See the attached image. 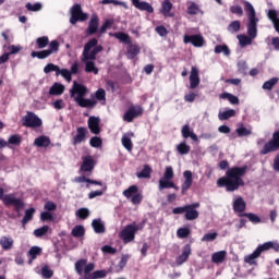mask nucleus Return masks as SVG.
Wrapping results in <instances>:
<instances>
[{
    "instance_id": "obj_1",
    "label": "nucleus",
    "mask_w": 279,
    "mask_h": 279,
    "mask_svg": "<svg viewBox=\"0 0 279 279\" xmlns=\"http://www.w3.org/2000/svg\"><path fill=\"white\" fill-rule=\"evenodd\" d=\"M244 10L248 16V23L246 25L247 35H238L240 47H247L252 45V41L258 36V17H256V10L248 1L244 2Z\"/></svg>"
},
{
    "instance_id": "obj_2",
    "label": "nucleus",
    "mask_w": 279,
    "mask_h": 279,
    "mask_svg": "<svg viewBox=\"0 0 279 279\" xmlns=\"http://www.w3.org/2000/svg\"><path fill=\"white\" fill-rule=\"evenodd\" d=\"M245 171H247L246 167H235L229 169L227 171V177L218 179V186H220L221 189L226 186L227 191L229 192L239 191V186H243L245 184L243 182Z\"/></svg>"
},
{
    "instance_id": "obj_3",
    "label": "nucleus",
    "mask_w": 279,
    "mask_h": 279,
    "mask_svg": "<svg viewBox=\"0 0 279 279\" xmlns=\"http://www.w3.org/2000/svg\"><path fill=\"white\" fill-rule=\"evenodd\" d=\"M86 95H88V87L77 81H73L70 97H73L75 104L81 108H95L97 101L84 98Z\"/></svg>"
},
{
    "instance_id": "obj_4",
    "label": "nucleus",
    "mask_w": 279,
    "mask_h": 279,
    "mask_svg": "<svg viewBox=\"0 0 279 279\" xmlns=\"http://www.w3.org/2000/svg\"><path fill=\"white\" fill-rule=\"evenodd\" d=\"M143 228H145V220L141 223L132 222L122 229L119 236L124 243H132L136 239L138 230H143Z\"/></svg>"
},
{
    "instance_id": "obj_5",
    "label": "nucleus",
    "mask_w": 279,
    "mask_h": 279,
    "mask_svg": "<svg viewBox=\"0 0 279 279\" xmlns=\"http://www.w3.org/2000/svg\"><path fill=\"white\" fill-rule=\"evenodd\" d=\"M104 51V47L99 46V41L97 38L90 39L87 44H85L82 58H85V53L89 59L97 60V54Z\"/></svg>"
},
{
    "instance_id": "obj_6",
    "label": "nucleus",
    "mask_w": 279,
    "mask_h": 279,
    "mask_svg": "<svg viewBox=\"0 0 279 279\" xmlns=\"http://www.w3.org/2000/svg\"><path fill=\"white\" fill-rule=\"evenodd\" d=\"M173 175V167H166L163 177L159 180V191H165V189H178L175 183L172 182Z\"/></svg>"
},
{
    "instance_id": "obj_7",
    "label": "nucleus",
    "mask_w": 279,
    "mask_h": 279,
    "mask_svg": "<svg viewBox=\"0 0 279 279\" xmlns=\"http://www.w3.org/2000/svg\"><path fill=\"white\" fill-rule=\"evenodd\" d=\"M2 204L4 206H13L16 210V213H20V210H23L25 208V203H23V199L16 197V194H5L2 198Z\"/></svg>"
},
{
    "instance_id": "obj_8",
    "label": "nucleus",
    "mask_w": 279,
    "mask_h": 279,
    "mask_svg": "<svg viewBox=\"0 0 279 279\" xmlns=\"http://www.w3.org/2000/svg\"><path fill=\"white\" fill-rule=\"evenodd\" d=\"M22 125H24V128H40V125H43V120L36 116V113L27 111L22 118Z\"/></svg>"
},
{
    "instance_id": "obj_9",
    "label": "nucleus",
    "mask_w": 279,
    "mask_h": 279,
    "mask_svg": "<svg viewBox=\"0 0 279 279\" xmlns=\"http://www.w3.org/2000/svg\"><path fill=\"white\" fill-rule=\"evenodd\" d=\"M88 19V14L82 12V5L80 4H74L71 9V17H70V23L72 25H75L77 21H86Z\"/></svg>"
},
{
    "instance_id": "obj_10",
    "label": "nucleus",
    "mask_w": 279,
    "mask_h": 279,
    "mask_svg": "<svg viewBox=\"0 0 279 279\" xmlns=\"http://www.w3.org/2000/svg\"><path fill=\"white\" fill-rule=\"evenodd\" d=\"M184 45H192L196 48H202L204 45H206V39H204V36L202 34L196 35H184L183 37Z\"/></svg>"
},
{
    "instance_id": "obj_11",
    "label": "nucleus",
    "mask_w": 279,
    "mask_h": 279,
    "mask_svg": "<svg viewBox=\"0 0 279 279\" xmlns=\"http://www.w3.org/2000/svg\"><path fill=\"white\" fill-rule=\"evenodd\" d=\"M143 114V107L141 106H131L123 116V121L126 123H132L134 119Z\"/></svg>"
},
{
    "instance_id": "obj_12",
    "label": "nucleus",
    "mask_w": 279,
    "mask_h": 279,
    "mask_svg": "<svg viewBox=\"0 0 279 279\" xmlns=\"http://www.w3.org/2000/svg\"><path fill=\"white\" fill-rule=\"evenodd\" d=\"M81 60L85 64V73H94V75H98L99 69L95 64V59H89L88 54L85 52V57H82Z\"/></svg>"
},
{
    "instance_id": "obj_13",
    "label": "nucleus",
    "mask_w": 279,
    "mask_h": 279,
    "mask_svg": "<svg viewBox=\"0 0 279 279\" xmlns=\"http://www.w3.org/2000/svg\"><path fill=\"white\" fill-rule=\"evenodd\" d=\"M245 208H247V204L241 196H235L233 198V210L238 214L239 217H243L245 215Z\"/></svg>"
},
{
    "instance_id": "obj_14",
    "label": "nucleus",
    "mask_w": 279,
    "mask_h": 279,
    "mask_svg": "<svg viewBox=\"0 0 279 279\" xmlns=\"http://www.w3.org/2000/svg\"><path fill=\"white\" fill-rule=\"evenodd\" d=\"M93 169H95V159L93 156L87 155L83 157V163L81 165V173H93Z\"/></svg>"
},
{
    "instance_id": "obj_15",
    "label": "nucleus",
    "mask_w": 279,
    "mask_h": 279,
    "mask_svg": "<svg viewBox=\"0 0 279 279\" xmlns=\"http://www.w3.org/2000/svg\"><path fill=\"white\" fill-rule=\"evenodd\" d=\"M191 186H193V172L191 170H185L183 172V183L181 185L182 195H184Z\"/></svg>"
},
{
    "instance_id": "obj_16",
    "label": "nucleus",
    "mask_w": 279,
    "mask_h": 279,
    "mask_svg": "<svg viewBox=\"0 0 279 279\" xmlns=\"http://www.w3.org/2000/svg\"><path fill=\"white\" fill-rule=\"evenodd\" d=\"M44 73L46 75H49V73H56L57 77H60V75H61V77H65L68 72L63 69H60L58 65H56L53 63H48L44 68Z\"/></svg>"
},
{
    "instance_id": "obj_17",
    "label": "nucleus",
    "mask_w": 279,
    "mask_h": 279,
    "mask_svg": "<svg viewBox=\"0 0 279 279\" xmlns=\"http://www.w3.org/2000/svg\"><path fill=\"white\" fill-rule=\"evenodd\" d=\"M132 5L140 10L141 12H148V14H154V7L149 4L147 1L141 0H131Z\"/></svg>"
},
{
    "instance_id": "obj_18",
    "label": "nucleus",
    "mask_w": 279,
    "mask_h": 279,
    "mask_svg": "<svg viewBox=\"0 0 279 279\" xmlns=\"http://www.w3.org/2000/svg\"><path fill=\"white\" fill-rule=\"evenodd\" d=\"M191 254H192L191 245L186 244L183 247L182 253L175 259L178 267H180L181 265H184V263H186V260H189V256H191Z\"/></svg>"
},
{
    "instance_id": "obj_19",
    "label": "nucleus",
    "mask_w": 279,
    "mask_h": 279,
    "mask_svg": "<svg viewBox=\"0 0 279 279\" xmlns=\"http://www.w3.org/2000/svg\"><path fill=\"white\" fill-rule=\"evenodd\" d=\"M63 71H66V74L63 76V80L70 84L73 80V75H77L80 73V63L75 61L72 63L71 69H63Z\"/></svg>"
},
{
    "instance_id": "obj_20",
    "label": "nucleus",
    "mask_w": 279,
    "mask_h": 279,
    "mask_svg": "<svg viewBox=\"0 0 279 279\" xmlns=\"http://www.w3.org/2000/svg\"><path fill=\"white\" fill-rule=\"evenodd\" d=\"M132 138H134V132L124 133L122 135V147L126 149V151H132L134 149V144L132 143Z\"/></svg>"
},
{
    "instance_id": "obj_21",
    "label": "nucleus",
    "mask_w": 279,
    "mask_h": 279,
    "mask_svg": "<svg viewBox=\"0 0 279 279\" xmlns=\"http://www.w3.org/2000/svg\"><path fill=\"white\" fill-rule=\"evenodd\" d=\"M199 86V70L196 66H192L190 73V88H197Z\"/></svg>"
},
{
    "instance_id": "obj_22",
    "label": "nucleus",
    "mask_w": 279,
    "mask_h": 279,
    "mask_svg": "<svg viewBox=\"0 0 279 279\" xmlns=\"http://www.w3.org/2000/svg\"><path fill=\"white\" fill-rule=\"evenodd\" d=\"M98 29H99V17L97 15H93L88 23L86 34H88L89 36H93V34H97Z\"/></svg>"
},
{
    "instance_id": "obj_23",
    "label": "nucleus",
    "mask_w": 279,
    "mask_h": 279,
    "mask_svg": "<svg viewBox=\"0 0 279 279\" xmlns=\"http://www.w3.org/2000/svg\"><path fill=\"white\" fill-rule=\"evenodd\" d=\"M86 141V128L80 126L76 130V135L72 138L73 145H82Z\"/></svg>"
},
{
    "instance_id": "obj_24",
    "label": "nucleus",
    "mask_w": 279,
    "mask_h": 279,
    "mask_svg": "<svg viewBox=\"0 0 279 279\" xmlns=\"http://www.w3.org/2000/svg\"><path fill=\"white\" fill-rule=\"evenodd\" d=\"M87 123L92 134H99L101 132V129L99 128V123H101V120L99 118L89 117Z\"/></svg>"
},
{
    "instance_id": "obj_25",
    "label": "nucleus",
    "mask_w": 279,
    "mask_h": 279,
    "mask_svg": "<svg viewBox=\"0 0 279 279\" xmlns=\"http://www.w3.org/2000/svg\"><path fill=\"white\" fill-rule=\"evenodd\" d=\"M278 144L274 140H270L268 143L264 145V147L260 150V154L262 156H267V154H271V151H278Z\"/></svg>"
},
{
    "instance_id": "obj_26",
    "label": "nucleus",
    "mask_w": 279,
    "mask_h": 279,
    "mask_svg": "<svg viewBox=\"0 0 279 279\" xmlns=\"http://www.w3.org/2000/svg\"><path fill=\"white\" fill-rule=\"evenodd\" d=\"M138 53H141V47L136 44H129L126 48V58L129 60H134V58L138 56Z\"/></svg>"
},
{
    "instance_id": "obj_27",
    "label": "nucleus",
    "mask_w": 279,
    "mask_h": 279,
    "mask_svg": "<svg viewBox=\"0 0 279 279\" xmlns=\"http://www.w3.org/2000/svg\"><path fill=\"white\" fill-rule=\"evenodd\" d=\"M0 246L4 252H9V250H12L14 247V239L3 235L0 238Z\"/></svg>"
},
{
    "instance_id": "obj_28",
    "label": "nucleus",
    "mask_w": 279,
    "mask_h": 279,
    "mask_svg": "<svg viewBox=\"0 0 279 279\" xmlns=\"http://www.w3.org/2000/svg\"><path fill=\"white\" fill-rule=\"evenodd\" d=\"M92 228L96 234H104L106 232V225L101 221V218L94 219L92 221Z\"/></svg>"
},
{
    "instance_id": "obj_29",
    "label": "nucleus",
    "mask_w": 279,
    "mask_h": 279,
    "mask_svg": "<svg viewBox=\"0 0 279 279\" xmlns=\"http://www.w3.org/2000/svg\"><path fill=\"white\" fill-rule=\"evenodd\" d=\"M35 147H49L51 145V138L47 135H41L35 138L34 141Z\"/></svg>"
},
{
    "instance_id": "obj_30",
    "label": "nucleus",
    "mask_w": 279,
    "mask_h": 279,
    "mask_svg": "<svg viewBox=\"0 0 279 279\" xmlns=\"http://www.w3.org/2000/svg\"><path fill=\"white\" fill-rule=\"evenodd\" d=\"M181 134L183 136V138H192V141L197 142V134H195V132H193V130H191V126L189 124H185L182 130H181Z\"/></svg>"
},
{
    "instance_id": "obj_31",
    "label": "nucleus",
    "mask_w": 279,
    "mask_h": 279,
    "mask_svg": "<svg viewBox=\"0 0 279 279\" xmlns=\"http://www.w3.org/2000/svg\"><path fill=\"white\" fill-rule=\"evenodd\" d=\"M199 217V211L197 209H194L193 207H189V205H185V219L186 221H195Z\"/></svg>"
},
{
    "instance_id": "obj_32",
    "label": "nucleus",
    "mask_w": 279,
    "mask_h": 279,
    "mask_svg": "<svg viewBox=\"0 0 279 279\" xmlns=\"http://www.w3.org/2000/svg\"><path fill=\"white\" fill-rule=\"evenodd\" d=\"M171 10H173V3H171V1L169 0H165L161 3V14H163V16H173V14L171 13Z\"/></svg>"
},
{
    "instance_id": "obj_33",
    "label": "nucleus",
    "mask_w": 279,
    "mask_h": 279,
    "mask_svg": "<svg viewBox=\"0 0 279 279\" xmlns=\"http://www.w3.org/2000/svg\"><path fill=\"white\" fill-rule=\"evenodd\" d=\"M232 117H236V111L234 109L219 111L218 113L219 121H228V119H232Z\"/></svg>"
},
{
    "instance_id": "obj_34",
    "label": "nucleus",
    "mask_w": 279,
    "mask_h": 279,
    "mask_svg": "<svg viewBox=\"0 0 279 279\" xmlns=\"http://www.w3.org/2000/svg\"><path fill=\"white\" fill-rule=\"evenodd\" d=\"M268 19L274 24V27L276 32H279V19H278V12L276 10H269L267 13Z\"/></svg>"
},
{
    "instance_id": "obj_35",
    "label": "nucleus",
    "mask_w": 279,
    "mask_h": 279,
    "mask_svg": "<svg viewBox=\"0 0 279 279\" xmlns=\"http://www.w3.org/2000/svg\"><path fill=\"white\" fill-rule=\"evenodd\" d=\"M109 36H113V38H117L120 43H124L125 45H130L132 43L130 35L125 33H111Z\"/></svg>"
},
{
    "instance_id": "obj_36",
    "label": "nucleus",
    "mask_w": 279,
    "mask_h": 279,
    "mask_svg": "<svg viewBox=\"0 0 279 279\" xmlns=\"http://www.w3.org/2000/svg\"><path fill=\"white\" fill-rule=\"evenodd\" d=\"M64 93V85L61 83H53V85L49 89V95H62Z\"/></svg>"
},
{
    "instance_id": "obj_37",
    "label": "nucleus",
    "mask_w": 279,
    "mask_h": 279,
    "mask_svg": "<svg viewBox=\"0 0 279 279\" xmlns=\"http://www.w3.org/2000/svg\"><path fill=\"white\" fill-rule=\"evenodd\" d=\"M228 252L226 251H219L216 252L211 255V260L216 264L221 263L222 260H226V256H227Z\"/></svg>"
},
{
    "instance_id": "obj_38",
    "label": "nucleus",
    "mask_w": 279,
    "mask_h": 279,
    "mask_svg": "<svg viewBox=\"0 0 279 279\" xmlns=\"http://www.w3.org/2000/svg\"><path fill=\"white\" fill-rule=\"evenodd\" d=\"M137 178H140V180L151 178V167L145 165L143 170L137 172Z\"/></svg>"
},
{
    "instance_id": "obj_39",
    "label": "nucleus",
    "mask_w": 279,
    "mask_h": 279,
    "mask_svg": "<svg viewBox=\"0 0 279 279\" xmlns=\"http://www.w3.org/2000/svg\"><path fill=\"white\" fill-rule=\"evenodd\" d=\"M32 58H38V60H45L51 56V51L41 50V51H33L31 53Z\"/></svg>"
},
{
    "instance_id": "obj_40",
    "label": "nucleus",
    "mask_w": 279,
    "mask_h": 279,
    "mask_svg": "<svg viewBox=\"0 0 279 279\" xmlns=\"http://www.w3.org/2000/svg\"><path fill=\"white\" fill-rule=\"evenodd\" d=\"M137 193H138V186L136 185H131L130 187L123 191V195L128 199H130V197L131 198L134 197V195H136Z\"/></svg>"
},
{
    "instance_id": "obj_41",
    "label": "nucleus",
    "mask_w": 279,
    "mask_h": 279,
    "mask_svg": "<svg viewBox=\"0 0 279 279\" xmlns=\"http://www.w3.org/2000/svg\"><path fill=\"white\" fill-rule=\"evenodd\" d=\"M35 213H36V209L34 208L26 209L24 218L22 219V225L26 226L28 221H32V219H34Z\"/></svg>"
},
{
    "instance_id": "obj_42",
    "label": "nucleus",
    "mask_w": 279,
    "mask_h": 279,
    "mask_svg": "<svg viewBox=\"0 0 279 279\" xmlns=\"http://www.w3.org/2000/svg\"><path fill=\"white\" fill-rule=\"evenodd\" d=\"M260 254L258 253L257 250H255L252 254L244 257V262L247 263L248 265H256V258H258Z\"/></svg>"
},
{
    "instance_id": "obj_43",
    "label": "nucleus",
    "mask_w": 279,
    "mask_h": 279,
    "mask_svg": "<svg viewBox=\"0 0 279 279\" xmlns=\"http://www.w3.org/2000/svg\"><path fill=\"white\" fill-rule=\"evenodd\" d=\"M278 82H279L278 77H272V78L266 81L263 84L262 88H263V90H271L274 88V86H276L278 84Z\"/></svg>"
},
{
    "instance_id": "obj_44",
    "label": "nucleus",
    "mask_w": 279,
    "mask_h": 279,
    "mask_svg": "<svg viewBox=\"0 0 279 279\" xmlns=\"http://www.w3.org/2000/svg\"><path fill=\"white\" fill-rule=\"evenodd\" d=\"M85 232L86 231L84 230V226L78 225L72 229V236H75V239H80L84 236Z\"/></svg>"
},
{
    "instance_id": "obj_45",
    "label": "nucleus",
    "mask_w": 279,
    "mask_h": 279,
    "mask_svg": "<svg viewBox=\"0 0 279 279\" xmlns=\"http://www.w3.org/2000/svg\"><path fill=\"white\" fill-rule=\"evenodd\" d=\"M217 236H219V233L217 232H209V233H206L202 239L201 241L203 243H213V241H216L217 240Z\"/></svg>"
},
{
    "instance_id": "obj_46",
    "label": "nucleus",
    "mask_w": 279,
    "mask_h": 279,
    "mask_svg": "<svg viewBox=\"0 0 279 279\" xmlns=\"http://www.w3.org/2000/svg\"><path fill=\"white\" fill-rule=\"evenodd\" d=\"M40 252H43V250L38 246L31 247V250L28 251V256H31V259H29L31 265L33 260H36V257L38 256V254H40Z\"/></svg>"
},
{
    "instance_id": "obj_47",
    "label": "nucleus",
    "mask_w": 279,
    "mask_h": 279,
    "mask_svg": "<svg viewBox=\"0 0 279 279\" xmlns=\"http://www.w3.org/2000/svg\"><path fill=\"white\" fill-rule=\"evenodd\" d=\"M177 150L181 156H186L191 151V146L186 145V142H182L177 146Z\"/></svg>"
},
{
    "instance_id": "obj_48",
    "label": "nucleus",
    "mask_w": 279,
    "mask_h": 279,
    "mask_svg": "<svg viewBox=\"0 0 279 279\" xmlns=\"http://www.w3.org/2000/svg\"><path fill=\"white\" fill-rule=\"evenodd\" d=\"M86 259H80L75 263V271L78 274V276H82L84 274V269L86 267Z\"/></svg>"
},
{
    "instance_id": "obj_49",
    "label": "nucleus",
    "mask_w": 279,
    "mask_h": 279,
    "mask_svg": "<svg viewBox=\"0 0 279 279\" xmlns=\"http://www.w3.org/2000/svg\"><path fill=\"white\" fill-rule=\"evenodd\" d=\"M220 99H228L232 105L239 104V97L230 94V93H222L220 95Z\"/></svg>"
},
{
    "instance_id": "obj_50",
    "label": "nucleus",
    "mask_w": 279,
    "mask_h": 279,
    "mask_svg": "<svg viewBox=\"0 0 279 279\" xmlns=\"http://www.w3.org/2000/svg\"><path fill=\"white\" fill-rule=\"evenodd\" d=\"M76 217H78V219H88V217H90V210L86 207L80 208L76 210Z\"/></svg>"
},
{
    "instance_id": "obj_51",
    "label": "nucleus",
    "mask_w": 279,
    "mask_h": 279,
    "mask_svg": "<svg viewBox=\"0 0 279 279\" xmlns=\"http://www.w3.org/2000/svg\"><path fill=\"white\" fill-rule=\"evenodd\" d=\"M26 10H28V12H40V10H43V3L36 2L32 4L31 2H27Z\"/></svg>"
},
{
    "instance_id": "obj_52",
    "label": "nucleus",
    "mask_w": 279,
    "mask_h": 279,
    "mask_svg": "<svg viewBox=\"0 0 279 279\" xmlns=\"http://www.w3.org/2000/svg\"><path fill=\"white\" fill-rule=\"evenodd\" d=\"M112 25H114L113 20H106L99 28V34H106V32H108V29H110Z\"/></svg>"
},
{
    "instance_id": "obj_53",
    "label": "nucleus",
    "mask_w": 279,
    "mask_h": 279,
    "mask_svg": "<svg viewBox=\"0 0 279 279\" xmlns=\"http://www.w3.org/2000/svg\"><path fill=\"white\" fill-rule=\"evenodd\" d=\"M215 53H223V56H230V48L227 45H217L215 47Z\"/></svg>"
},
{
    "instance_id": "obj_54",
    "label": "nucleus",
    "mask_w": 279,
    "mask_h": 279,
    "mask_svg": "<svg viewBox=\"0 0 279 279\" xmlns=\"http://www.w3.org/2000/svg\"><path fill=\"white\" fill-rule=\"evenodd\" d=\"M239 29H241V22L239 21H233L228 26V32H230V34H236Z\"/></svg>"
},
{
    "instance_id": "obj_55",
    "label": "nucleus",
    "mask_w": 279,
    "mask_h": 279,
    "mask_svg": "<svg viewBox=\"0 0 279 279\" xmlns=\"http://www.w3.org/2000/svg\"><path fill=\"white\" fill-rule=\"evenodd\" d=\"M199 12V5L195 2H189L187 5V14H191L192 16L197 14Z\"/></svg>"
},
{
    "instance_id": "obj_56",
    "label": "nucleus",
    "mask_w": 279,
    "mask_h": 279,
    "mask_svg": "<svg viewBox=\"0 0 279 279\" xmlns=\"http://www.w3.org/2000/svg\"><path fill=\"white\" fill-rule=\"evenodd\" d=\"M271 247H274V242H266L264 244L258 245L256 251L260 255V254H263V252H267V251L271 250Z\"/></svg>"
},
{
    "instance_id": "obj_57",
    "label": "nucleus",
    "mask_w": 279,
    "mask_h": 279,
    "mask_svg": "<svg viewBox=\"0 0 279 279\" xmlns=\"http://www.w3.org/2000/svg\"><path fill=\"white\" fill-rule=\"evenodd\" d=\"M106 276H108L107 270H95L94 272H92L89 275V278L90 279H101V278H106Z\"/></svg>"
},
{
    "instance_id": "obj_58",
    "label": "nucleus",
    "mask_w": 279,
    "mask_h": 279,
    "mask_svg": "<svg viewBox=\"0 0 279 279\" xmlns=\"http://www.w3.org/2000/svg\"><path fill=\"white\" fill-rule=\"evenodd\" d=\"M238 136L243 137V136H250L252 134V129H247L245 126H240L235 130Z\"/></svg>"
},
{
    "instance_id": "obj_59",
    "label": "nucleus",
    "mask_w": 279,
    "mask_h": 279,
    "mask_svg": "<svg viewBox=\"0 0 279 279\" xmlns=\"http://www.w3.org/2000/svg\"><path fill=\"white\" fill-rule=\"evenodd\" d=\"M36 43H37L38 49H45V47H47V45H49V37H47V36L38 37L36 39Z\"/></svg>"
},
{
    "instance_id": "obj_60",
    "label": "nucleus",
    "mask_w": 279,
    "mask_h": 279,
    "mask_svg": "<svg viewBox=\"0 0 279 279\" xmlns=\"http://www.w3.org/2000/svg\"><path fill=\"white\" fill-rule=\"evenodd\" d=\"M243 217H247L248 221H251V223H260V217H258V215L253 214V213H245L243 214Z\"/></svg>"
},
{
    "instance_id": "obj_61",
    "label": "nucleus",
    "mask_w": 279,
    "mask_h": 279,
    "mask_svg": "<svg viewBox=\"0 0 279 279\" xmlns=\"http://www.w3.org/2000/svg\"><path fill=\"white\" fill-rule=\"evenodd\" d=\"M47 232H49V226H44L39 229H36L34 231L35 236H37L38 239H40V236H45V234H47Z\"/></svg>"
},
{
    "instance_id": "obj_62",
    "label": "nucleus",
    "mask_w": 279,
    "mask_h": 279,
    "mask_svg": "<svg viewBox=\"0 0 279 279\" xmlns=\"http://www.w3.org/2000/svg\"><path fill=\"white\" fill-rule=\"evenodd\" d=\"M189 234H191V230H189V228H180L177 231V236L179 239H186Z\"/></svg>"
},
{
    "instance_id": "obj_63",
    "label": "nucleus",
    "mask_w": 279,
    "mask_h": 279,
    "mask_svg": "<svg viewBox=\"0 0 279 279\" xmlns=\"http://www.w3.org/2000/svg\"><path fill=\"white\" fill-rule=\"evenodd\" d=\"M22 141L23 138L19 134H14L9 137L10 145H21Z\"/></svg>"
},
{
    "instance_id": "obj_64",
    "label": "nucleus",
    "mask_w": 279,
    "mask_h": 279,
    "mask_svg": "<svg viewBox=\"0 0 279 279\" xmlns=\"http://www.w3.org/2000/svg\"><path fill=\"white\" fill-rule=\"evenodd\" d=\"M41 276H43V278H52L53 270H51V268H49V266H44L41 268Z\"/></svg>"
}]
</instances>
